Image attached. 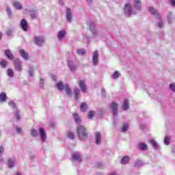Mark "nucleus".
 Segmentation results:
<instances>
[{
    "label": "nucleus",
    "instance_id": "f257e3e1",
    "mask_svg": "<svg viewBox=\"0 0 175 175\" xmlns=\"http://www.w3.org/2000/svg\"><path fill=\"white\" fill-rule=\"evenodd\" d=\"M77 133L79 140L81 142H85L88 139V132L84 126L78 125L77 126Z\"/></svg>",
    "mask_w": 175,
    "mask_h": 175
},
{
    "label": "nucleus",
    "instance_id": "f03ea898",
    "mask_svg": "<svg viewBox=\"0 0 175 175\" xmlns=\"http://www.w3.org/2000/svg\"><path fill=\"white\" fill-rule=\"evenodd\" d=\"M87 25L89 27V29L93 36V38H96L98 36V30H96V23L92 21H88L87 22Z\"/></svg>",
    "mask_w": 175,
    "mask_h": 175
},
{
    "label": "nucleus",
    "instance_id": "7ed1b4c3",
    "mask_svg": "<svg viewBox=\"0 0 175 175\" xmlns=\"http://www.w3.org/2000/svg\"><path fill=\"white\" fill-rule=\"evenodd\" d=\"M71 161L72 162H77L78 163H81L83 162L81 154L79 152H75L72 154Z\"/></svg>",
    "mask_w": 175,
    "mask_h": 175
},
{
    "label": "nucleus",
    "instance_id": "20e7f679",
    "mask_svg": "<svg viewBox=\"0 0 175 175\" xmlns=\"http://www.w3.org/2000/svg\"><path fill=\"white\" fill-rule=\"evenodd\" d=\"M14 66L16 72H21L23 70V62L18 58H16L14 61Z\"/></svg>",
    "mask_w": 175,
    "mask_h": 175
},
{
    "label": "nucleus",
    "instance_id": "39448f33",
    "mask_svg": "<svg viewBox=\"0 0 175 175\" xmlns=\"http://www.w3.org/2000/svg\"><path fill=\"white\" fill-rule=\"evenodd\" d=\"M124 16L126 17H129L132 14V5H131V3H127L125 4L124 8Z\"/></svg>",
    "mask_w": 175,
    "mask_h": 175
},
{
    "label": "nucleus",
    "instance_id": "423d86ee",
    "mask_svg": "<svg viewBox=\"0 0 175 175\" xmlns=\"http://www.w3.org/2000/svg\"><path fill=\"white\" fill-rule=\"evenodd\" d=\"M39 131V135L41 139V142L42 143H44L46 142V139H47V135L46 134V131H44V129L43 127H40L38 129Z\"/></svg>",
    "mask_w": 175,
    "mask_h": 175
},
{
    "label": "nucleus",
    "instance_id": "0eeeda50",
    "mask_svg": "<svg viewBox=\"0 0 175 175\" xmlns=\"http://www.w3.org/2000/svg\"><path fill=\"white\" fill-rule=\"evenodd\" d=\"M34 43L37 46H42V44H44V38L43 36H35L34 37Z\"/></svg>",
    "mask_w": 175,
    "mask_h": 175
},
{
    "label": "nucleus",
    "instance_id": "6e6552de",
    "mask_svg": "<svg viewBox=\"0 0 175 175\" xmlns=\"http://www.w3.org/2000/svg\"><path fill=\"white\" fill-rule=\"evenodd\" d=\"M111 110L112 111V114L116 117L118 114V104L116 102H113L111 104Z\"/></svg>",
    "mask_w": 175,
    "mask_h": 175
},
{
    "label": "nucleus",
    "instance_id": "1a4fd4ad",
    "mask_svg": "<svg viewBox=\"0 0 175 175\" xmlns=\"http://www.w3.org/2000/svg\"><path fill=\"white\" fill-rule=\"evenodd\" d=\"M20 25L23 31H24L25 32H27L28 31V28H29V26L28 25V22L25 18L21 21Z\"/></svg>",
    "mask_w": 175,
    "mask_h": 175
},
{
    "label": "nucleus",
    "instance_id": "9d476101",
    "mask_svg": "<svg viewBox=\"0 0 175 175\" xmlns=\"http://www.w3.org/2000/svg\"><path fill=\"white\" fill-rule=\"evenodd\" d=\"M99 57V52L98 51H96L92 57V64L94 66H96L98 65V62H99V59H98Z\"/></svg>",
    "mask_w": 175,
    "mask_h": 175
},
{
    "label": "nucleus",
    "instance_id": "9b49d317",
    "mask_svg": "<svg viewBox=\"0 0 175 175\" xmlns=\"http://www.w3.org/2000/svg\"><path fill=\"white\" fill-rule=\"evenodd\" d=\"M18 53L21 57H22V58L25 61H28V59H29V55L24 49H19Z\"/></svg>",
    "mask_w": 175,
    "mask_h": 175
},
{
    "label": "nucleus",
    "instance_id": "f8f14e48",
    "mask_svg": "<svg viewBox=\"0 0 175 175\" xmlns=\"http://www.w3.org/2000/svg\"><path fill=\"white\" fill-rule=\"evenodd\" d=\"M149 12L153 16H155L156 18H157L158 20H161V16L159 15V13H158V10H157L155 8L150 7Z\"/></svg>",
    "mask_w": 175,
    "mask_h": 175
},
{
    "label": "nucleus",
    "instance_id": "ddd939ff",
    "mask_svg": "<svg viewBox=\"0 0 175 175\" xmlns=\"http://www.w3.org/2000/svg\"><path fill=\"white\" fill-rule=\"evenodd\" d=\"M66 18L67 20V22L72 23V10L70 8H67L66 11Z\"/></svg>",
    "mask_w": 175,
    "mask_h": 175
},
{
    "label": "nucleus",
    "instance_id": "4468645a",
    "mask_svg": "<svg viewBox=\"0 0 175 175\" xmlns=\"http://www.w3.org/2000/svg\"><path fill=\"white\" fill-rule=\"evenodd\" d=\"M67 65L71 72H75V70L77 69V66H76L72 60H68Z\"/></svg>",
    "mask_w": 175,
    "mask_h": 175
},
{
    "label": "nucleus",
    "instance_id": "2eb2a0df",
    "mask_svg": "<svg viewBox=\"0 0 175 175\" xmlns=\"http://www.w3.org/2000/svg\"><path fill=\"white\" fill-rule=\"evenodd\" d=\"M5 55L8 59H10V61H13V59H14V55L12 53V51L9 49L5 50Z\"/></svg>",
    "mask_w": 175,
    "mask_h": 175
},
{
    "label": "nucleus",
    "instance_id": "dca6fc26",
    "mask_svg": "<svg viewBox=\"0 0 175 175\" xmlns=\"http://www.w3.org/2000/svg\"><path fill=\"white\" fill-rule=\"evenodd\" d=\"M72 118L75 124H77V125H80L79 124H81V118L80 117V116H79V113H73Z\"/></svg>",
    "mask_w": 175,
    "mask_h": 175
},
{
    "label": "nucleus",
    "instance_id": "f3484780",
    "mask_svg": "<svg viewBox=\"0 0 175 175\" xmlns=\"http://www.w3.org/2000/svg\"><path fill=\"white\" fill-rule=\"evenodd\" d=\"M133 5L135 10H137L138 12H140V10H142V1L134 0Z\"/></svg>",
    "mask_w": 175,
    "mask_h": 175
},
{
    "label": "nucleus",
    "instance_id": "a211bd4d",
    "mask_svg": "<svg viewBox=\"0 0 175 175\" xmlns=\"http://www.w3.org/2000/svg\"><path fill=\"white\" fill-rule=\"evenodd\" d=\"M150 143L152 147H153L154 150H159L160 146H159V144H158V142L157 141H155L154 139H150Z\"/></svg>",
    "mask_w": 175,
    "mask_h": 175
},
{
    "label": "nucleus",
    "instance_id": "6ab92c4d",
    "mask_svg": "<svg viewBox=\"0 0 175 175\" xmlns=\"http://www.w3.org/2000/svg\"><path fill=\"white\" fill-rule=\"evenodd\" d=\"M138 148L141 151H147V150H148V147L147 146V144H146L145 143H143V142L139 143L138 144Z\"/></svg>",
    "mask_w": 175,
    "mask_h": 175
},
{
    "label": "nucleus",
    "instance_id": "aec40b11",
    "mask_svg": "<svg viewBox=\"0 0 175 175\" xmlns=\"http://www.w3.org/2000/svg\"><path fill=\"white\" fill-rule=\"evenodd\" d=\"M130 161L131 158L129 156H124L120 161V163L122 165H126V163H129Z\"/></svg>",
    "mask_w": 175,
    "mask_h": 175
},
{
    "label": "nucleus",
    "instance_id": "412c9836",
    "mask_svg": "<svg viewBox=\"0 0 175 175\" xmlns=\"http://www.w3.org/2000/svg\"><path fill=\"white\" fill-rule=\"evenodd\" d=\"M102 142V135L100 133H96V144L99 145Z\"/></svg>",
    "mask_w": 175,
    "mask_h": 175
},
{
    "label": "nucleus",
    "instance_id": "4be33fe9",
    "mask_svg": "<svg viewBox=\"0 0 175 175\" xmlns=\"http://www.w3.org/2000/svg\"><path fill=\"white\" fill-rule=\"evenodd\" d=\"M167 20L168 24H172L173 23V12H169L167 14Z\"/></svg>",
    "mask_w": 175,
    "mask_h": 175
},
{
    "label": "nucleus",
    "instance_id": "5701e85b",
    "mask_svg": "<svg viewBox=\"0 0 175 175\" xmlns=\"http://www.w3.org/2000/svg\"><path fill=\"white\" fill-rule=\"evenodd\" d=\"M8 100V96L6 92H3L0 94V102H6Z\"/></svg>",
    "mask_w": 175,
    "mask_h": 175
},
{
    "label": "nucleus",
    "instance_id": "b1692460",
    "mask_svg": "<svg viewBox=\"0 0 175 175\" xmlns=\"http://www.w3.org/2000/svg\"><path fill=\"white\" fill-rule=\"evenodd\" d=\"M135 167H142V166H144V163H143V161L140 159H137L135 164H134Z\"/></svg>",
    "mask_w": 175,
    "mask_h": 175
},
{
    "label": "nucleus",
    "instance_id": "393cba45",
    "mask_svg": "<svg viewBox=\"0 0 175 175\" xmlns=\"http://www.w3.org/2000/svg\"><path fill=\"white\" fill-rule=\"evenodd\" d=\"M16 163V159H9L8 161V167L12 169V167H14V163Z\"/></svg>",
    "mask_w": 175,
    "mask_h": 175
},
{
    "label": "nucleus",
    "instance_id": "a878e982",
    "mask_svg": "<svg viewBox=\"0 0 175 175\" xmlns=\"http://www.w3.org/2000/svg\"><path fill=\"white\" fill-rule=\"evenodd\" d=\"M79 87H80L82 92H85L87 91V87H85L84 81H79Z\"/></svg>",
    "mask_w": 175,
    "mask_h": 175
},
{
    "label": "nucleus",
    "instance_id": "bb28decb",
    "mask_svg": "<svg viewBox=\"0 0 175 175\" xmlns=\"http://www.w3.org/2000/svg\"><path fill=\"white\" fill-rule=\"evenodd\" d=\"M81 111L85 112L87 110H88V105L87 103L83 102L81 104Z\"/></svg>",
    "mask_w": 175,
    "mask_h": 175
},
{
    "label": "nucleus",
    "instance_id": "cd10ccee",
    "mask_svg": "<svg viewBox=\"0 0 175 175\" xmlns=\"http://www.w3.org/2000/svg\"><path fill=\"white\" fill-rule=\"evenodd\" d=\"M66 35V31H59L58 34H57V38L59 39V40H62L64 38H65Z\"/></svg>",
    "mask_w": 175,
    "mask_h": 175
},
{
    "label": "nucleus",
    "instance_id": "c85d7f7f",
    "mask_svg": "<svg viewBox=\"0 0 175 175\" xmlns=\"http://www.w3.org/2000/svg\"><path fill=\"white\" fill-rule=\"evenodd\" d=\"M56 87L59 91H64L65 90V86L64 85V83L62 81H59L56 84Z\"/></svg>",
    "mask_w": 175,
    "mask_h": 175
},
{
    "label": "nucleus",
    "instance_id": "c756f323",
    "mask_svg": "<svg viewBox=\"0 0 175 175\" xmlns=\"http://www.w3.org/2000/svg\"><path fill=\"white\" fill-rule=\"evenodd\" d=\"M122 109L124 111H126V110H128V109H129V100H128V99H125L124 100Z\"/></svg>",
    "mask_w": 175,
    "mask_h": 175
},
{
    "label": "nucleus",
    "instance_id": "7c9ffc66",
    "mask_svg": "<svg viewBox=\"0 0 175 175\" xmlns=\"http://www.w3.org/2000/svg\"><path fill=\"white\" fill-rule=\"evenodd\" d=\"M30 13V17L32 20H36V18H38V16H36V10H30L29 11Z\"/></svg>",
    "mask_w": 175,
    "mask_h": 175
},
{
    "label": "nucleus",
    "instance_id": "2f4dec72",
    "mask_svg": "<svg viewBox=\"0 0 175 175\" xmlns=\"http://www.w3.org/2000/svg\"><path fill=\"white\" fill-rule=\"evenodd\" d=\"M74 95L75 100H79V97L80 96V90L76 88L74 90Z\"/></svg>",
    "mask_w": 175,
    "mask_h": 175
},
{
    "label": "nucleus",
    "instance_id": "473e14b6",
    "mask_svg": "<svg viewBox=\"0 0 175 175\" xmlns=\"http://www.w3.org/2000/svg\"><path fill=\"white\" fill-rule=\"evenodd\" d=\"M31 136L33 137H38V136H39V132H38V130L32 129L31 130Z\"/></svg>",
    "mask_w": 175,
    "mask_h": 175
},
{
    "label": "nucleus",
    "instance_id": "72a5a7b5",
    "mask_svg": "<svg viewBox=\"0 0 175 175\" xmlns=\"http://www.w3.org/2000/svg\"><path fill=\"white\" fill-rule=\"evenodd\" d=\"M8 61L5 60V59H2L1 62H0V66H1V68L2 69H5V68L8 67Z\"/></svg>",
    "mask_w": 175,
    "mask_h": 175
},
{
    "label": "nucleus",
    "instance_id": "f704fd0d",
    "mask_svg": "<svg viewBox=\"0 0 175 175\" xmlns=\"http://www.w3.org/2000/svg\"><path fill=\"white\" fill-rule=\"evenodd\" d=\"M6 12L8 18L12 20V18H13V16H12V9L10 8V7H7Z\"/></svg>",
    "mask_w": 175,
    "mask_h": 175
},
{
    "label": "nucleus",
    "instance_id": "c9c22d12",
    "mask_svg": "<svg viewBox=\"0 0 175 175\" xmlns=\"http://www.w3.org/2000/svg\"><path fill=\"white\" fill-rule=\"evenodd\" d=\"M14 117L16 121H20L21 120V116H20V111H18V109H16Z\"/></svg>",
    "mask_w": 175,
    "mask_h": 175
},
{
    "label": "nucleus",
    "instance_id": "e433bc0d",
    "mask_svg": "<svg viewBox=\"0 0 175 175\" xmlns=\"http://www.w3.org/2000/svg\"><path fill=\"white\" fill-rule=\"evenodd\" d=\"M65 90H66V93L67 95H70L72 96V94L73 93H72V90H70V88H69V85H65Z\"/></svg>",
    "mask_w": 175,
    "mask_h": 175
},
{
    "label": "nucleus",
    "instance_id": "4c0bfd02",
    "mask_svg": "<svg viewBox=\"0 0 175 175\" xmlns=\"http://www.w3.org/2000/svg\"><path fill=\"white\" fill-rule=\"evenodd\" d=\"M129 128V124L128 123H123L121 132H126L128 131V129Z\"/></svg>",
    "mask_w": 175,
    "mask_h": 175
},
{
    "label": "nucleus",
    "instance_id": "58836bf2",
    "mask_svg": "<svg viewBox=\"0 0 175 175\" xmlns=\"http://www.w3.org/2000/svg\"><path fill=\"white\" fill-rule=\"evenodd\" d=\"M164 144H165V146H169L170 144V136L165 135L164 138Z\"/></svg>",
    "mask_w": 175,
    "mask_h": 175
},
{
    "label": "nucleus",
    "instance_id": "ea45409f",
    "mask_svg": "<svg viewBox=\"0 0 175 175\" xmlns=\"http://www.w3.org/2000/svg\"><path fill=\"white\" fill-rule=\"evenodd\" d=\"M120 76H121V74L120 73V72H118V70H116L113 74L112 75V78L116 80L117 79H118V77H120Z\"/></svg>",
    "mask_w": 175,
    "mask_h": 175
},
{
    "label": "nucleus",
    "instance_id": "a19ab883",
    "mask_svg": "<svg viewBox=\"0 0 175 175\" xmlns=\"http://www.w3.org/2000/svg\"><path fill=\"white\" fill-rule=\"evenodd\" d=\"M77 54H78V55H84L85 54H87V51L83 49H78L77 51Z\"/></svg>",
    "mask_w": 175,
    "mask_h": 175
},
{
    "label": "nucleus",
    "instance_id": "79ce46f5",
    "mask_svg": "<svg viewBox=\"0 0 175 175\" xmlns=\"http://www.w3.org/2000/svg\"><path fill=\"white\" fill-rule=\"evenodd\" d=\"M7 75L9 77H14V72H13V70H12L11 68L8 69Z\"/></svg>",
    "mask_w": 175,
    "mask_h": 175
},
{
    "label": "nucleus",
    "instance_id": "37998d69",
    "mask_svg": "<svg viewBox=\"0 0 175 175\" xmlns=\"http://www.w3.org/2000/svg\"><path fill=\"white\" fill-rule=\"evenodd\" d=\"M14 6H15L16 9H18L19 10H21V9H23V6L21 5V4H20V3H18V1L14 2Z\"/></svg>",
    "mask_w": 175,
    "mask_h": 175
},
{
    "label": "nucleus",
    "instance_id": "c03bdc74",
    "mask_svg": "<svg viewBox=\"0 0 175 175\" xmlns=\"http://www.w3.org/2000/svg\"><path fill=\"white\" fill-rule=\"evenodd\" d=\"M67 137H68V139H70L71 140H74L75 139V133L68 131L67 133Z\"/></svg>",
    "mask_w": 175,
    "mask_h": 175
},
{
    "label": "nucleus",
    "instance_id": "a18cd8bd",
    "mask_svg": "<svg viewBox=\"0 0 175 175\" xmlns=\"http://www.w3.org/2000/svg\"><path fill=\"white\" fill-rule=\"evenodd\" d=\"M8 105L12 109H17V107L16 105V103H14L13 100H10V102L8 103Z\"/></svg>",
    "mask_w": 175,
    "mask_h": 175
},
{
    "label": "nucleus",
    "instance_id": "49530a36",
    "mask_svg": "<svg viewBox=\"0 0 175 175\" xmlns=\"http://www.w3.org/2000/svg\"><path fill=\"white\" fill-rule=\"evenodd\" d=\"M94 116H95V111H89V113H88L89 120H92V118H94Z\"/></svg>",
    "mask_w": 175,
    "mask_h": 175
},
{
    "label": "nucleus",
    "instance_id": "de8ad7c7",
    "mask_svg": "<svg viewBox=\"0 0 175 175\" xmlns=\"http://www.w3.org/2000/svg\"><path fill=\"white\" fill-rule=\"evenodd\" d=\"M40 88H43V87H44V81L42 77L40 78Z\"/></svg>",
    "mask_w": 175,
    "mask_h": 175
},
{
    "label": "nucleus",
    "instance_id": "09e8293b",
    "mask_svg": "<svg viewBox=\"0 0 175 175\" xmlns=\"http://www.w3.org/2000/svg\"><path fill=\"white\" fill-rule=\"evenodd\" d=\"M101 96L106 98V90H105V88L101 89Z\"/></svg>",
    "mask_w": 175,
    "mask_h": 175
},
{
    "label": "nucleus",
    "instance_id": "8fccbe9b",
    "mask_svg": "<svg viewBox=\"0 0 175 175\" xmlns=\"http://www.w3.org/2000/svg\"><path fill=\"white\" fill-rule=\"evenodd\" d=\"M16 131L17 133H18V134H20L23 132V130L21 129V128L18 127V126H16Z\"/></svg>",
    "mask_w": 175,
    "mask_h": 175
},
{
    "label": "nucleus",
    "instance_id": "3c124183",
    "mask_svg": "<svg viewBox=\"0 0 175 175\" xmlns=\"http://www.w3.org/2000/svg\"><path fill=\"white\" fill-rule=\"evenodd\" d=\"M12 33H13V31L12 29H9L6 31L7 36H11Z\"/></svg>",
    "mask_w": 175,
    "mask_h": 175
},
{
    "label": "nucleus",
    "instance_id": "603ef678",
    "mask_svg": "<svg viewBox=\"0 0 175 175\" xmlns=\"http://www.w3.org/2000/svg\"><path fill=\"white\" fill-rule=\"evenodd\" d=\"M146 126H146V124H140L139 125V129H141L142 131H144V129H146Z\"/></svg>",
    "mask_w": 175,
    "mask_h": 175
},
{
    "label": "nucleus",
    "instance_id": "864d4df0",
    "mask_svg": "<svg viewBox=\"0 0 175 175\" xmlns=\"http://www.w3.org/2000/svg\"><path fill=\"white\" fill-rule=\"evenodd\" d=\"M3 151H5L3 146H0V157H2V155H3Z\"/></svg>",
    "mask_w": 175,
    "mask_h": 175
},
{
    "label": "nucleus",
    "instance_id": "5fc2aeb1",
    "mask_svg": "<svg viewBox=\"0 0 175 175\" xmlns=\"http://www.w3.org/2000/svg\"><path fill=\"white\" fill-rule=\"evenodd\" d=\"M96 167H98L99 169H102V167H103V164L102 163H97Z\"/></svg>",
    "mask_w": 175,
    "mask_h": 175
},
{
    "label": "nucleus",
    "instance_id": "6e6d98bb",
    "mask_svg": "<svg viewBox=\"0 0 175 175\" xmlns=\"http://www.w3.org/2000/svg\"><path fill=\"white\" fill-rule=\"evenodd\" d=\"M169 2L172 6H174V8H175V0H169Z\"/></svg>",
    "mask_w": 175,
    "mask_h": 175
},
{
    "label": "nucleus",
    "instance_id": "4d7b16f0",
    "mask_svg": "<svg viewBox=\"0 0 175 175\" xmlns=\"http://www.w3.org/2000/svg\"><path fill=\"white\" fill-rule=\"evenodd\" d=\"M29 76L30 77H33V71H32L31 69L29 70Z\"/></svg>",
    "mask_w": 175,
    "mask_h": 175
},
{
    "label": "nucleus",
    "instance_id": "13d9d810",
    "mask_svg": "<svg viewBox=\"0 0 175 175\" xmlns=\"http://www.w3.org/2000/svg\"><path fill=\"white\" fill-rule=\"evenodd\" d=\"M158 27L159 28H162V27H163V23L162 21L159 22Z\"/></svg>",
    "mask_w": 175,
    "mask_h": 175
},
{
    "label": "nucleus",
    "instance_id": "bf43d9fd",
    "mask_svg": "<svg viewBox=\"0 0 175 175\" xmlns=\"http://www.w3.org/2000/svg\"><path fill=\"white\" fill-rule=\"evenodd\" d=\"M52 80H53V81H57V76L55 75H52Z\"/></svg>",
    "mask_w": 175,
    "mask_h": 175
},
{
    "label": "nucleus",
    "instance_id": "052dcab7",
    "mask_svg": "<svg viewBox=\"0 0 175 175\" xmlns=\"http://www.w3.org/2000/svg\"><path fill=\"white\" fill-rule=\"evenodd\" d=\"M35 158H36L35 154H31L30 155V159H35Z\"/></svg>",
    "mask_w": 175,
    "mask_h": 175
},
{
    "label": "nucleus",
    "instance_id": "680f3d73",
    "mask_svg": "<svg viewBox=\"0 0 175 175\" xmlns=\"http://www.w3.org/2000/svg\"><path fill=\"white\" fill-rule=\"evenodd\" d=\"M88 5H91L92 3V0H87Z\"/></svg>",
    "mask_w": 175,
    "mask_h": 175
},
{
    "label": "nucleus",
    "instance_id": "e2e57ef3",
    "mask_svg": "<svg viewBox=\"0 0 175 175\" xmlns=\"http://www.w3.org/2000/svg\"><path fill=\"white\" fill-rule=\"evenodd\" d=\"M59 5L64 6V0H59Z\"/></svg>",
    "mask_w": 175,
    "mask_h": 175
},
{
    "label": "nucleus",
    "instance_id": "0e129e2a",
    "mask_svg": "<svg viewBox=\"0 0 175 175\" xmlns=\"http://www.w3.org/2000/svg\"><path fill=\"white\" fill-rule=\"evenodd\" d=\"M4 161H5V160L3 159V158L0 157V162H1V163H3Z\"/></svg>",
    "mask_w": 175,
    "mask_h": 175
},
{
    "label": "nucleus",
    "instance_id": "69168bd1",
    "mask_svg": "<svg viewBox=\"0 0 175 175\" xmlns=\"http://www.w3.org/2000/svg\"><path fill=\"white\" fill-rule=\"evenodd\" d=\"M113 125L116 126L117 125V122L116 120H113Z\"/></svg>",
    "mask_w": 175,
    "mask_h": 175
},
{
    "label": "nucleus",
    "instance_id": "338daca9",
    "mask_svg": "<svg viewBox=\"0 0 175 175\" xmlns=\"http://www.w3.org/2000/svg\"><path fill=\"white\" fill-rule=\"evenodd\" d=\"M51 126L52 128H54V123H53V122H51Z\"/></svg>",
    "mask_w": 175,
    "mask_h": 175
},
{
    "label": "nucleus",
    "instance_id": "774afa93",
    "mask_svg": "<svg viewBox=\"0 0 175 175\" xmlns=\"http://www.w3.org/2000/svg\"><path fill=\"white\" fill-rule=\"evenodd\" d=\"M96 175H103V174L101 173H97Z\"/></svg>",
    "mask_w": 175,
    "mask_h": 175
}]
</instances>
